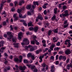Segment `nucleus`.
<instances>
[{
	"mask_svg": "<svg viewBox=\"0 0 72 72\" xmlns=\"http://www.w3.org/2000/svg\"><path fill=\"white\" fill-rule=\"evenodd\" d=\"M29 44H30V41L27 39H24L23 41V42L21 43L22 45H28Z\"/></svg>",
	"mask_w": 72,
	"mask_h": 72,
	"instance_id": "f257e3e1",
	"label": "nucleus"
},
{
	"mask_svg": "<svg viewBox=\"0 0 72 72\" xmlns=\"http://www.w3.org/2000/svg\"><path fill=\"white\" fill-rule=\"evenodd\" d=\"M22 56H19V60L18 58H15L14 59L15 62H18L19 63H21L22 62Z\"/></svg>",
	"mask_w": 72,
	"mask_h": 72,
	"instance_id": "f03ea898",
	"label": "nucleus"
},
{
	"mask_svg": "<svg viewBox=\"0 0 72 72\" xmlns=\"http://www.w3.org/2000/svg\"><path fill=\"white\" fill-rule=\"evenodd\" d=\"M27 66L29 68H31V69H34V72H36V69H35V67H36L34 65H30L29 64L27 65Z\"/></svg>",
	"mask_w": 72,
	"mask_h": 72,
	"instance_id": "7ed1b4c3",
	"label": "nucleus"
},
{
	"mask_svg": "<svg viewBox=\"0 0 72 72\" xmlns=\"http://www.w3.org/2000/svg\"><path fill=\"white\" fill-rule=\"evenodd\" d=\"M7 33V35H8V38H7V39H8V40H9V41H11L10 39H12V37H13V35H12V33L10 32H8Z\"/></svg>",
	"mask_w": 72,
	"mask_h": 72,
	"instance_id": "20e7f679",
	"label": "nucleus"
},
{
	"mask_svg": "<svg viewBox=\"0 0 72 72\" xmlns=\"http://www.w3.org/2000/svg\"><path fill=\"white\" fill-rule=\"evenodd\" d=\"M51 20L52 21H54V20H55L56 21H58L59 20V18H56V16L55 15H54L51 18Z\"/></svg>",
	"mask_w": 72,
	"mask_h": 72,
	"instance_id": "39448f33",
	"label": "nucleus"
},
{
	"mask_svg": "<svg viewBox=\"0 0 72 72\" xmlns=\"http://www.w3.org/2000/svg\"><path fill=\"white\" fill-rule=\"evenodd\" d=\"M47 66V65L45 63H43L42 64V66L43 67V69H42V71H43L44 72H45L46 71V69H45V67Z\"/></svg>",
	"mask_w": 72,
	"mask_h": 72,
	"instance_id": "423d86ee",
	"label": "nucleus"
},
{
	"mask_svg": "<svg viewBox=\"0 0 72 72\" xmlns=\"http://www.w3.org/2000/svg\"><path fill=\"white\" fill-rule=\"evenodd\" d=\"M64 12L65 13L63 14V17H64V16L66 17V16H68L69 15V14L68 13V10H65Z\"/></svg>",
	"mask_w": 72,
	"mask_h": 72,
	"instance_id": "0eeeda50",
	"label": "nucleus"
},
{
	"mask_svg": "<svg viewBox=\"0 0 72 72\" xmlns=\"http://www.w3.org/2000/svg\"><path fill=\"white\" fill-rule=\"evenodd\" d=\"M29 29L30 31H32V30H33L35 32H36V27H34V28L33 27H31L29 28Z\"/></svg>",
	"mask_w": 72,
	"mask_h": 72,
	"instance_id": "6e6552de",
	"label": "nucleus"
},
{
	"mask_svg": "<svg viewBox=\"0 0 72 72\" xmlns=\"http://www.w3.org/2000/svg\"><path fill=\"white\" fill-rule=\"evenodd\" d=\"M65 42H68V46H67V47L68 48H69V47H70V46H71V44L70 43V40H66L65 41Z\"/></svg>",
	"mask_w": 72,
	"mask_h": 72,
	"instance_id": "1a4fd4ad",
	"label": "nucleus"
},
{
	"mask_svg": "<svg viewBox=\"0 0 72 72\" xmlns=\"http://www.w3.org/2000/svg\"><path fill=\"white\" fill-rule=\"evenodd\" d=\"M65 53L66 54H70L71 52L69 49H68L65 51Z\"/></svg>",
	"mask_w": 72,
	"mask_h": 72,
	"instance_id": "9d476101",
	"label": "nucleus"
},
{
	"mask_svg": "<svg viewBox=\"0 0 72 72\" xmlns=\"http://www.w3.org/2000/svg\"><path fill=\"white\" fill-rule=\"evenodd\" d=\"M38 19H40V20H42L43 19V18L42 17V16L40 14H38Z\"/></svg>",
	"mask_w": 72,
	"mask_h": 72,
	"instance_id": "9b49d317",
	"label": "nucleus"
},
{
	"mask_svg": "<svg viewBox=\"0 0 72 72\" xmlns=\"http://www.w3.org/2000/svg\"><path fill=\"white\" fill-rule=\"evenodd\" d=\"M26 68V67L25 66H24L23 67L21 66H19V69L20 70L24 71Z\"/></svg>",
	"mask_w": 72,
	"mask_h": 72,
	"instance_id": "f8f14e48",
	"label": "nucleus"
},
{
	"mask_svg": "<svg viewBox=\"0 0 72 72\" xmlns=\"http://www.w3.org/2000/svg\"><path fill=\"white\" fill-rule=\"evenodd\" d=\"M33 37L34 39V40L31 41V42L32 44L34 45L35 44V41H36V36H33Z\"/></svg>",
	"mask_w": 72,
	"mask_h": 72,
	"instance_id": "ddd939ff",
	"label": "nucleus"
},
{
	"mask_svg": "<svg viewBox=\"0 0 72 72\" xmlns=\"http://www.w3.org/2000/svg\"><path fill=\"white\" fill-rule=\"evenodd\" d=\"M44 55H43L40 56L39 57V59L40 60H39V62L40 63H41L42 61V58H44Z\"/></svg>",
	"mask_w": 72,
	"mask_h": 72,
	"instance_id": "4468645a",
	"label": "nucleus"
},
{
	"mask_svg": "<svg viewBox=\"0 0 72 72\" xmlns=\"http://www.w3.org/2000/svg\"><path fill=\"white\" fill-rule=\"evenodd\" d=\"M55 46V45L54 44H53L50 46V49H51L52 51H53V48H54Z\"/></svg>",
	"mask_w": 72,
	"mask_h": 72,
	"instance_id": "2eb2a0df",
	"label": "nucleus"
},
{
	"mask_svg": "<svg viewBox=\"0 0 72 72\" xmlns=\"http://www.w3.org/2000/svg\"><path fill=\"white\" fill-rule=\"evenodd\" d=\"M22 32H20V33H19L18 35V39L19 40H21V38H22L21 37V36H22Z\"/></svg>",
	"mask_w": 72,
	"mask_h": 72,
	"instance_id": "dca6fc26",
	"label": "nucleus"
},
{
	"mask_svg": "<svg viewBox=\"0 0 72 72\" xmlns=\"http://www.w3.org/2000/svg\"><path fill=\"white\" fill-rule=\"evenodd\" d=\"M36 2L34 1L33 2V5H32L33 9H35L36 8Z\"/></svg>",
	"mask_w": 72,
	"mask_h": 72,
	"instance_id": "f3484780",
	"label": "nucleus"
},
{
	"mask_svg": "<svg viewBox=\"0 0 72 72\" xmlns=\"http://www.w3.org/2000/svg\"><path fill=\"white\" fill-rule=\"evenodd\" d=\"M29 48L30 49V51H33L34 50V48H33V47H32V46L29 45Z\"/></svg>",
	"mask_w": 72,
	"mask_h": 72,
	"instance_id": "a211bd4d",
	"label": "nucleus"
},
{
	"mask_svg": "<svg viewBox=\"0 0 72 72\" xmlns=\"http://www.w3.org/2000/svg\"><path fill=\"white\" fill-rule=\"evenodd\" d=\"M32 6L31 5H28L26 6V8L28 10L30 9L31 8Z\"/></svg>",
	"mask_w": 72,
	"mask_h": 72,
	"instance_id": "6ab92c4d",
	"label": "nucleus"
},
{
	"mask_svg": "<svg viewBox=\"0 0 72 72\" xmlns=\"http://www.w3.org/2000/svg\"><path fill=\"white\" fill-rule=\"evenodd\" d=\"M24 1L22 0L19 2V5H21L22 4H24Z\"/></svg>",
	"mask_w": 72,
	"mask_h": 72,
	"instance_id": "aec40b11",
	"label": "nucleus"
},
{
	"mask_svg": "<svg viewBox=\"0 0 72 72\" xmlns=\"http://www.w3.org/2000/svg\"><path fill=\"white\" fill-rule=\"evenodd\" d=\"M48 5V3L44 4V5L42 6V8H44V9H46V6Z\"/></svg>",
	"mask_w": 72,
	"mask_h": 72,
	"instance_id": "412c9836",
	"label": "nucleus"
},
{
	"mask_svg": "<svg viewBox=\"0 0 72 72\" xmlns=\"http://www.w3.org/2000/svg\"><path fill=\"white\" fill-rule=\"evenodd\" d=\"M14 45H15L14 46V48H18V43H14L13 44Z\"/></svg>",
	"mask_w": 72,
	"mask_h": 72,
	"instance_id": "4be33fe9",
	"label": "nucleus"
},
{
	"mask_svg": "<svg viewBox=\"0 0 72 72\" xmlns=\"http://www.w3.org/2000/svg\"><path fill=\"white\" fill-rule=\"evenodd\" d=\"M4 5V4H1V7H0V13L1 12V11H2V9H3V6Z\"/></svg>",
	"mask_w": 72,
	"mask_h": 72,
	"instance_id": "5701e85b",
	"label": "nucleus"
},
{
	"mask_svg": "<svg viewBox=\"0 0 72 72\" xmlns=\"http://www.w3.org/2000/svg\"><path fill=\"white\" fill-rule=\"evenodd\" d=\"M42 51V50L41 49H40L39 50H37L36 51V54H39L40 52H41Z\"/></svg>",
	"mask_w": 72,
	"mask_h": 72,
	"instance_id": "b1692460",
	"label": "nucleus"
},
{
	"mask_svg": "<svg viewBox=\"0 0 72 72\" xmlns=\"http://www.w3.org/2000/svg\"><path fill=\"white\" fill-rule=\"evenodd\" d=\"M58 30V28H57L55 29H53V31L54 32H55V33H57Z\"/></svg>",
	"mask_w": 72,
	"mask_h": 72,
	"instance_id": "393cba45",
	"label": "nucleus"
},
{
	"mask_svg": "<svg viewBox=\"0 0 72 72\" xmlns=\"http://www.w3.org/2000/svg\"><path fill=\"white\" fill-rule=\"evenodd\" d=\"M28 26H33V25L32 24V22H30L28 24Z\"/></svg>",
	"mask_w": 72,
	"mask_h": 72,
	"instance_id": "a878e982",
	"label": "nucleus"
},
{
	"mask_svg": "<svg viewBox=\"0 0 72 72\" xmlns=\"http://www.w3.org/2000/svg\"><path fill=\"white\" fill-rule=\"evenodd\" d=\"M51 33H52V31H51V30H49L48 33V36H50Z\"/></svg>",
	"mask_w": 72,
	"mask_h": 72,
	"instance_id": "bb28decb",
	"label": "nucleus"
},
{
	"mask_svg": "<svg viewBox=\"0 0 72 72\" xmlns=\"http://www.w3.org/2000/svg\"><path fill=\"white\" fill-rule=\"evenodd\" d=\"M13 41V42H16V41H17V38H15L12 39Z\"/></svg>",
	"mask_w": 72,
	"mask_h": 72,
	"instance_id": "cd10ccee",
	"label": "nucleus"
},
{
	"mask_svg": "<svg viewBox=\"0 0 72 72\" xmlns=\"http://www.w3.org/2000/svg\"><path fill=\"white\" fill-rule=\"evenodd\" d=\"M66 57L65 56H62V59L64 60V61H65L66 60Z\"/></svg>",
	"mask_w": 72,
	"mask_h": 72,
	"instance_id": "c85d7f7f",
	"label": "nucleus"
},
{
	"mask_svg": "<svg viewBox=\"0 0 72 72\" xmlns=\"http://www.w3.org/2000/svg\"><path fill=\"white\" fill-rule=\"evenodd\" d=\"M54 12L55 14L57 13V8H55L54 9Z\"/></svg>",
	"mask_w": 72,
	"mask_h": 72,
	"instance_id": "c756f323",
	"label": "nucleus"
},
{
	"mask_svg": "<svg viewBox=\"0 0 72 72\" xmlns=\"http://www.w3.org/2000/svg\"><path fill=\"white\" fill-rule=\"evenodd\" d=\"M59 50V47H56L54 49L55 51H57V50Z\"/></svg>",
	"mask_w": 72,
	"mask_h": 72,
	"instance_id": "7c9ffc66",
	"label": "nucleus"
},
{
	"mask_svg": "<svg viewBox=\"0 0 72 72\" xmlns=\"http://www.w3.org/2000/svg\"><path fill=\"white\" fill-rule=\"evenodd\" d=\"M21 12H22V10L18 9H17V12L18 13H21Z\"/></svg>",
	"mask_w": 72,
	"mask_h": 72,
	"instance_id": "2f4dec72",
	"label": "nucleus"
},
{
	"mask_svg": "<svg viewBox=\"0 0 72 72\" xmlns=\"http://www.w3.org/2000/svg\"><path fill=\"white\" fill-rule=\"evenodd\" d=\"M32 54L31 53H29L28 54V57H31L32 56Z\"/></svg>",
	"mask_w": 72,
	"mask_h": 72,
	"instance_id": "473e14b6",
	"label": "nucleus"
},
{
	"mask_svg": "<svg viewBox=\"0 0 72 72\" xmlns=\"http://www.w3.org/2000/svg\"><path fill=\"white\" fill-rule=\"evenodd\" d=\"M62 8L63 10H65V9H66V8H67V7L66 6H64Z\"/></svg>",
	"mask_w": 72,
	"mask_h": 72,
	"instance_id": "72a5a7b5",
	"label": "nucleus"
},
{
	"mask_svg": "<svg viewBox=\"0 0 72 72\" xmlns=\"http://www.w3.org/2000/svg\"><path fill=\"white\" fill-rule=\"evenodd\" d=\"M25 49L26 50H27L28 49H29V45L28 46H25Z\"/></svg>",
	"mask_w": 72,
	"mask_h": 72,
	"instance_id": "f704fd0d",
	"label": "nucleus"
},
{
	"mask_svg": "<svg viewBox=\"0 0 72 72\" xmlns=\"http://www.w3.org/2000/svg\"><path fill=\"white\" fill-rule=\"evenodd\" d=\"M57 46H60V42H58L56 44Z\"/></svg>",
	"mask_w": 72,
	"mask_h": 72,
	"instance_id": "c9c22d12",
	"label": "nucleus"
},
{
	"mask_svg": "<svg viewBox=\"0 0 72 72\" xmlns=\"http://www.w3.org/2000/svg\"><path fill=\"white\" fill-rule=\"evenodd\" d=\"M18 19V17L17 16L16 17H15L14 19V21H17Z\"/></svg>",
	"mask_w": 72,
	"mask_h": 72,
	"instance_id": "e433bc0d",
	"label": "nucleus"
},
{
	"mask_svg": "<svg viewBox=\"0 0 72 72\" xmlns=\"http://www.w3.org/2000/svg\"><path fill=\"white\" fill-rule=\"evenodd\" d=\"M24 62L25 63H27L28 62V61L27 60L25 59L24 60Z\"/></svg>",
	"mask_w": 72,
	"mask_h": 72,
	"instance_id": "4c0bfd02",
	"label": "nucleus"
},
{
	"mask_svg": "<svg viewBox=\"0 0 72 72\" xmlns=\"http://www.w3.org/2000/svg\"><path fill=\"white\" fill-rule=\"evenodd\" d=\"M14 4H15V6H17V5H18V2L17 1H15L14 2Z\"/></svg>",
	"mask_w": 72,
	"mask_h": 72,
	"instance_id": "58836bf2",
	"label": "nucleus"
},
{
	"mask_svg": "<svg viewBox=\"0 0 72 72\" xmlns=\"http://www.w3.org/2000/svg\"><path fill=\"white\" fill-rule=\"evenodd\" d=\"M19 17L20 18H22V14L20 13L19 14Z\"/></svg>",
	"mask_w": 72,
	"mask_h": 72,
	"instance_id": "ea45409f",
	"label": "nucleus"
},
{
	"mask_svg": "<svg viewBox=\"0 0 72 72\" xmlns=\"http://www.w3.org/2000/svg\"><path fill=\"white\" fill-rule=\"evenodd\" d=\"M31 58L32 59H33V60H34V59H35V56L34 55H32L31 57Z\"/></svg>",
	"mask_w": 72,
	"mask_h": 72,
	"instance_id": "a19ab883",
	"label": "nucleus"
},
{
	"mask_svg": "<svg viewBox=\"0 0 72 72\" xmlns=\"http://www.w3.org/2000/svg\"><path fill=\"white\" fill-rule=\"evenodd\" d=\"M54 59V56H51L50 59H52V60H53Z\"/></svg>",
	"mask_w": 72,
	"mask_h": 72,
	"instance_id": "79ce46f5",
	"label": "nucleus"
},
{
	"mask_svg": "<svg viewBox=\"0 0 72 72\" xmlns=\"http://www.w3.org/2000/svg\"><path fill=\"white\" fill-rule=\"evenodd\" d=\"M63 58V56H62L61 55L59 57V60H61Z\"/></svg>",
	"mask_w": 72,
	"mask_h": 72,
	"instance_id": "37998d69",
	"label": "nucleus"
},
{
	"mask_svg": "<svg viewBox=\"0 0 72 72\" xmlns=\"http://www.w3.org/2000/svg\"><path fill=\"white\" fill-rule=\"evenodd\" d=\"M62 4L61 3H60V4L58 5V7L60 8H62Z\"/></svg>",
	"mask_w": 72,
	"mask_h": 72,
	"instance_id": "c03bdc74",
	"label": "nucleus"
},
{
	"mask_svg": "<svg viewBox=\"0 0 72 72\" xmlns=\"http://www.w3.org/2000/svg\"><path fill=\"white\" fill-rule=\"evenodd\" d=\"M6 22L4 21L3 22V24L4 26H5V25H6Z\"/></svg>",
	"mask_w": 72,
	"mask_h": 72,
	"instance_id": "a18cd8bd",
	"label": "nucleus"
},
{
	"mask_svg": "<svg viewBox=\"0 0 72 72\" xmlns=\"http://www.w3.org/2000/svg\"><path fill=\"white\" fill-rule=\"evenodd\" d=\"M1 44L2 45V46H3V44H4V42L3 41H1L0 42Z\"/></svg>",
	"mask_w": 72,
	"mask_h": 72,
	"instance_id": "49530a36",
	"label": "nucleus"
},
{
	"mask_svg": "<svg viewBox=\"0 0 72 72\" xmlns=\"http://www.w3.org/2000/svg\"><path fill=\"white\" fill-rule=\"evenodd\" d=\"M26 16L27 15H25L23 16H22V18H26Z\"/></svg>",
	"mask_w": 72,
	"mask_h": 72,
	"instance_id": "de8ad7c7",
	"label": "nucleus"
},
{
	"mask_svg": "<svg viewBox=\"0 0 72 72\" xmlns=\"http://www.w3.org/2000/svg\"><path fill=\"white\" fill-rule=\"evenodd\" d=\"M44 14H45V15H46V14H47V11H46V10H45L44 11Z\"/></svg>",
	"mask_w": 72,
	"mask_h": 72,
	"instance_id": "09e8293b",
	"label": "nucleus"
},
{
	"mask_svg": "<svg viewBox=\"0 0 72 72\" xmlns=\"http://www.w3.org/2000/svg\"><path fill=\"white\" fill-rule=\"evenodd\" d=\"M6 68L7 70H9V69H10V67H6Z\"/></svg>",
	"mask_w": 72,
	"mask_h": 72,
	"instance_id": "8fccbe9b",
	"label": "nucleus"
},
{
	"mask_svg": "<svg viewBox=\"0 0 72 72\" xmlns=\"http://www.w3.org/2000/svg\"><path fill=\"white\" fill-rule=\"evenodd\" d=\"M67 67H69V68H70V67H71V64H70L69 65H67Z\"/></svg>",
	"mask_w": 72,
	"mask_h": 72,
	"instance_id": "3c124183",
	"label": "nucleus"
},
{
	"mask_svg": "<svg viewBox=\"0 0 72 72\" xmlns=\"http://www.w3.org/2000/svg\"><path fill=\"white\" fill-rule=\"evenodd\" d=\"M72 2V0H69L68 1V3L69 4H70V3H71Z\"/></svg>",
	"mask_w": 72,
	"mask_h": 72,
	"instance_id": "603ef678",
	"label": "nucleus"
},
{
	"mask_svg": "<svg viewBox=\"0 0 72 72\" xmlns=\"http://www.w3.org/2000/svg\"><path fill=\"white\" fill-rule=\"evenodd\" d=\"M10 28L11 30H13V26L12 25H10Z\"/></svg>",
	"mask_w": 72,
	"mask_h": 72,
	"instance_id": "864d4df0",
	"label": "nucleus"
},
{
	"mask_svg": "<svg viewBox=\"0 0 72 72\" xmlns=\"http://www.w3.org/2000/svg\"><path fill=\"white\" fill-rule=\"evenodd\" d=\"M16 15H17V14H14V15L13 16V17L14 18H15L17 17V16H16Z\"/></svg>",
	"mask_w": 72,
	"mask_h": 72,
	"instance_id": "5fc2aeb1",
	"label": "nucleus"
},
{
	"mask_svg": "<svg viewBox=\"0 0 72 72\" xmlns=\"http://www.w3.org/2000/svg\"><path fill=\"white\" fill-rule=\"evenodd\" d=\"M15 67L16 68V70H18V66L17 65H15Z\"/></svg>",
	"mask_w": 72,
	"mask_h": 72,
	"instance_id": "6e6d98bb",
	"label": "nucleus"
},
{
	"mask_svg": "<svg viewBox=\"0 0 72 72\" xmlns=\"http://www.w3.org/2000/svg\"><path fill=\"white\" fill-rule=\"evenodd\" d=\"M27 14L28 15H31V13L30 12H28Z\"/></svg>",
	"mask_w": 72,
	"mask_h": 72,
	"instance_id": "4d7b16f0",
	"label": "nucleus"
},
{
	"mask_svg": "<svg viewBox=\"0 0 72 72\" xmlns=\"http://www.w3.org/2000/svg\"><path fill=\"white\" fill-rule=\"evenodd\" d=\"M63 14H62L60 15V17H62V16H63V17H66V16H63Z\"/></svg>",
	"mask_w": 72,
	"mask_h": 72,
	"instance_id": "13d9d810",
	"label": "nucleus"
},
{
	"mask_svg": "<svg viewBox=\"0 0 72 72\" xmlns=\"http://www.w3.org/2000/svg\"><path fill=\"white\" fill-rule=\"evenodd\" d=\"M5 2H6V1L5 0H2V3L3 4H4Z\"/></svg>",
	"mask_w": 72,
	"mask_h": 72,
	"instance_id": "bf43d9fd",
	"label": "nucleus"
},
{
	"mask_svg": "<svg viewBox=\"0 0 72 72\" xmlns=\"http://www.w3.org/2000/svg\"><path fill=\"white\" fill-rule=\"evenodd\" d=\"M9 58L11 59H13V56L11 55L10 56Z\"/></svg>",
	"mask_w": 72,
	"mask_h": 72,
	"instance_id": "052dcab7",
	"label": "nucleus"
},
{
	"mask_svg": "<svg viewBox=\"0 0 72 72\" xmlns=\"http://www.w3.org/2000/svg\"><path fill=\"white\" fill-rule=\"evenodd\" d=\"M58 53H59L60 54H62L63 53V52L62 51H60L58 52Z\"/></svg>",
	"mask_w": 72,
	"mask_h": 72,
	"instance_id": "680f3d73",
	"label": "nucleus"
},
{
	"mask_svg": "<svg viewBox=\"0 0 72 72\" xmlns=\"http://www.w3.org/2000/svg\"><path fill=\"white\" fill-rule=\"evenodd\" d=\"M49 50V48H46L44 51V52H46V50Z\"/></svg>",
	"mask_w": 72,
	"mask_h": 72,
	"instance_id": "e2e57ef3",
	"label": "nucleus"
},
{
	"mask_svg": "<svg viewBox=\"0 0 72 72\" xmlns=\"http://www.w3.org/2000/svg\"><path fill=\"white\" fill-rule=\"evenodd\" d=\"M45 25H46V26H49V23L47 22V23H46Z\"/></svg>",
	"mask_w": 72,
	"mask_h": 72,
	"instance_id": "0e129e2a",
	"label": "nucleus"
},
{
	"mask_svg": "<svg viewBox=\"0 0 72 72\" xmlns=\"http://www.w3.org/2000/svg\"><path fill=\"white\" fill-rule=\"evenodd\" d=\"M30 12L31 13H33V10L31 9L30 10Z\"/></svg>",
	"mask_w": 72,
	"mask_h": 72,
	"instance_id": "69168bd1",
	"label": "nucleus"
},
{
	"mask_svg": "<svg viewBox=\"0 0 72 72\" xmlns=\"http://www.w3.org/2000/svg\"><path fill=\"white\" fill-rule=\"evenodd\" d=\"M64 28H66L68 27V25H65L64 26Z\"/></svg>",
	"mask_w": 72,
	"mask_h": 72,
	"instance_id": "338daca9",
	"label": "nucleus"
},
{
	"mask_svg": "<svg viewBox=\"0 0 72 72\" xmlns=\"http://www.w3.org/2000/svg\"><path fill=\"white\" fill-rule=\"evenodd\" d=\"M55 64L56 65H57L58 64H59V61H57L56 62Z\"/></svg>",
	"mask_w": 72,
	"mask_h": 72,
	"instance_id": "774afa93",
	"label": "nucleus"
}]
</instances>
